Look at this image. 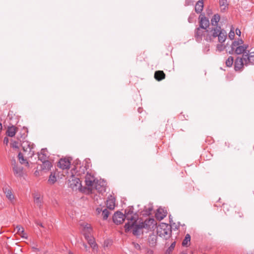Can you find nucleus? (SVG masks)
<instances>
[{
	"instance_id": "nucleus-40",
	"label": "nucleus",
	"mask_w": 254,
	"mask_h": 254,
	"mask_svg": "<svg viewBox=\"0 0 254 254\" xmlns=\"http://www.w3.org/2000/svg\"><path fill=\"white\" fill-rule=\"evenodd\" d=\"M229 38L231 40H233L235 37V32L234 30V28L232 26V27L231 28L230 31L229 33Z\"/></svg>"
},
{
	"instance_id": "nucleus-33",
	"label": "nucleus",
	"mask_w": 254,
	"mask_h": 254,
	"mask_svg": "<svg viewBox=\"0 0 254 254\" xmlns=\"http://www.w3.org/2000/svg\"><path fill=\"white\" fill-rule=\"evenodd\" d=\"M234 59L232 56H230L226 61V64L228 67H231L233 64Z\"/></svg>"
},
{
	"instance_id": "nucleus-56",
	"label": "nucleus",
	"mask_w": 254,
	"mask_h": 254,
	"mask_svg": "<svg viewBox=\"0 0 254 254\" xmlns=\"http://www.w3.org/2000/svg\"><path fill=\"white\" fill-rule=\"evenodd\" d=\"M190 20H191V19H190V17L189 18V21L190 22Z\"/></svg>"
},
{
	"instance_id": "nucleus-46",
	"label": "nucleus",
	"mask_w": 254,
	"mask_h": 254,
	"mask_svg": "<svg viewBox=\"0 0 254 254\" xmlns=\"http://www.w3.org/2000/svg\"><path fill=\"white\" fill-rule=\"evenodd\" d=\"M90 233H88L87 232H85L84 233V236L85 238V239L87 241L89 239L92 237V236L89 235Z\"/></svg>"
},
{
	"instance_id": "nucleus-11",
	"label": "nucleus",
	"mask_w": 254,
	"mask_h": 254,
	"mask_svg": "<svg viewBox=\"0 0 254 254\" xmlns=\"http://www.w3.org/2000/svg\"><path fill=\"white\" fill-rule=\"evenodd\" d=\"M70 164L71 162L69 159L64 158L60 159L58 166L63 170L68 169L70 168Z\"/></svg>"
},
{
	"instance_id": "nucleus-50",
	"label": "nucleus",
	"mask_w": 254,
	"mask_h": 254,
	"mask_svg": "<svg viewBox=\"0 0 254 254\" xmlns=\"http://www.w3.org/2000/svg\"><path fill=\"white\" fill-rule=\"evenodd\" d=\"M237 213L239 218H242L243 216V213L240 210H238V211L237 212Z\"/></svg>"
},
{
	"instance_id": "nucleus-10",
	"label": "nucleus",
	"mask_w": 254,
	"mask_h": 254,
	"mask_svg": "<svg viewBox=\"0 0 254 254\" xmlns=\"http://www.w3.org/2000/svg\"><path fill=\"white\" fill-rule=\"evenodd\" d=\"M125 220V215L120 211L116 212L113 216V221L116 224H122Z\"/></svg>"
},
{
	"instance_id": "nucleus-39",
	"label": "nucleus",
	"mask_w": 254,
	"mask_h": 254,
	"mask_svg": "<svg viewBox=\"0 0 254 254\" xmlns=\"http://www.w3.org/2000/svg\"><path fill=\"white\" fill-rule=\"evenodd\" d=\"M133 209L134 208L132 206H129L127 209L125 210V213L133 214Z\"/></svg>"
},
{
	"instance_id": "nucleus-6",
	"label": "nucleus",
	"mask_w": 254,
	"mask_h": 254,
	"mask_svg": "<svg viewBox=\"0 0 254 254\" xmlns=\"http://www.w3.org/2000/svg\"><path fill=\"white\" fill-rule=\"evenodd\" d=\"M98 191L100 193L103 194L106 191V182L103 180H97L94 184L93 188Z\"/></svg>"
},
{
	"instance_id": "nucleus-41",
	"label": "nucleus",
	"mask_w": 254,
	"mask_h": 254,
	"mask_svg": "<svg viewBox=\"0 0 254 254\" xmlns=\"http://www.w3.org/2000/svg\"><path fill=\"white\" fill-rule=\"evenodd\" d=\"M87 169L86 167H80L79 170L77 171V173H78L77 175H80L81 174V172H83V174L85 173V171Z\"/></svg>"
},
{
	"instance_id": "nucleus-53",
	"label": "nucleus",
	"mask_w": 254,
	"mask_h": 254,
	"mask_svg": "<svg viewBox=\"0 0 254 254\" xmlns=\"http://www.w3.org/2000/svg\"><path fill=\"white\" fill-rule=\"evenodd\" d=\"M9 140L7 137H5L3 139V143L7 144L8 143Z\"/></svg>"
},
{
	"instance_id": "nucleus-51",
	"label": "nucleus",
	"mask_w": 254,
	"mask_h": 254,
	"mask_svg": "<svg viewBox=\"0 0 254 254\" xmlns=\"http://www.w3.org/2000/svg\"><path fill=\"white\" fill-rule=\"evenodd\" d=\"M103 210L101 207H97L96 209V211L97 214H100Z\"/></svg>"
},
{
	"instance_id": "nucleus-38",
	"label": "nucleus",
	"mask_w": 254,
	"mask_h": 254,
	"mask_svg": "<svg viewBox=\"0 0 254 254\" xmlns=\"http://www.w3.org/2000/svg\"><path fill=\"white\" fill-rule=\"evenodd\" d=\"M175 246H176V242L174 241L171 244V246L167 250L166 253L168 254H170L173 251V250L174 249Z\"/></svg>"
},
{
	"instance_id": "nucleus-45",
	"label": "nucleus",
	"mask_w": 254,
	"mask_h": 254,
	"mask_svg": "<svg viewBox=\"0 0 254 254\" xmlns=\"http://www.w3.org/2000/svg\"><path fill=\"white\" fill-rule=\"evenodd\" d=\"M132 245L134 246V247L136 249H137L138 250H140L141 249V247H140V245L138 244L134 243V242H133L132 243Z\"/></svg>"
},
{
	"instance_id": "nucleus-42",
	"label": "nucleus",
	"mask_w": 254,
	"mask_h": 254,
	"mask_svg": "<svg viewBox=\"0 0 254 254\" xmlns=\"http://www.w3.org/2000/svg\"><path fill=\"white\" fill-rule=\"evenodd\" d=\"M84 230L87 232L88 233H90L92 231V228L90 225L87 224L84 227Z\"/></svg>"
},
{
	"instance_id": "nucleus-32",
	"label": "nucleus",
	"mask_w": 254,
	"mask_h": 254,
	"mask_svg": "<svg viewBox=\"0 0 254 254\" xmlns=\"http://www.w3.org/2000/svg\"><path fill=\"white\" fill-rule=\"evenodd\" d=\"M56 181H57V178H56L55 174L51 173V174L49 176L48 182L51 184H54Z\"/></svg>"
},
{
	"instance_id": "nucleus-47",
	"label": "nucleus",
	"mask_w": 254,
	"mask_h": 254,
	"mask_svg": "<svg viewBox=\"0 0 254 254\" xmlns=\"http://www.w3.org/2000/svg\"><path fill=\"white\" fill-rule=\"evenodd\" d=\"M223 209L224 211H229V205L227 204H223Z\"/></svg>"
},
{
	"instance_id": "nucleus-30",
	"label": "nucleus",
	"mask_w": 254,
	"mask_h": 254,
	"mask_svg": "<svg viewBox=\"0 0 254 254\" xmlns=\"http://www.w3.org/2000/svg\"><path fill=\"white\" fill-rule=\"evenodd\" d=\"M124 215H125V219H126L127 220L131 221L130 222L136 221V218L134 217L133 214L125 213Z\"/></svg>"
},
{
	"instance_id": "nucleus-21",
	"label": "nucleus",
	"mask_w": 254,
	"mask_h": 254,
	"mask_svg": "<svg viewBox=\"0 0 254 254\" xmlns=\"http://www.w3.org/2000/svg\"><path fill=\"white\" fill-rule=\"evenodd\" d=\"M15 229L18 233L22 238L27 239V235L24 232V229L21 225L16 226Z\"/></svg>"
},
{
	"instance_id": "nucleus-43",
	"label": "nucleus",
	"mask_w": 254,
	"mask_h": 254,
	"mask_svg": "<svg viewBox=\"0 0 254 254\" xmlns=\"http://www.w3.org/2000/svg\"><path fill=\"white\" fill-rule=\"evenodd\" d=\"M11 147L14 148H19L18 142L17 141H12L11 143Z\"/></svg>"
},
{
	"instance_id": "nucleus-9",
	"label": "nucleus",
	"mask_w": 254,
	"mask_h": 254,
	"mask_svg": "<svg viewBox=\"0 0 254 254\" xmlns=\"http://www.w3.org/2000/svg\"><path fill=\"white\" fill-rule=\"evenodd\" d=\"M21 146L24 152L25 153L28 152V155H30L31 157L33 155L34 152L32 151L33 147L32 145H31L30 142L27 141H23L21 143Z\"/></svg>"
},
{
	"instance_id": "nucleus-49",
	"label": "nucleus",
	"mask_w": 254,
	"mask_h": 254,
	"mask_svg": "<svg viewBox=\"0 0 254 254\" xmlns=\"http://www.w3.org/2000/svg\"><path fill=\"white\" fill-rule=\"evenodd\" d=\"M82 245L84 247V250L86 251H88V249H89V248L87 246V245L85 243H82Z\"/></svg>"
},
{
	"instance_id": "nucleus-4",
	"label": "nucleus",
	"mask_w": 254,
	"mask_h": 254,
	"mask_svg": "<svg viewBox=\"0 0 254 254\" xmlns=\"http://www.w3.org/2000/svg\"><path fill=\"white\" fill-rule=\"evenodd\" d=\"M125 232L127 233L130 230H132V234L135 236H139L142 234V229H143L140 223L137 224L136 221L126 223L125 225Z\"/></svg>"
},
{
	"instance_id": "nucleus-8",
	"label": "nucleus",
	"mask_w": 254,
	"mask_h": 254,
	"mask_svg": "<svg viewBox=\"0 0 254 254\" xmlns=\"http://www.w3.org/2000/svg\"><path fill=\"white\" fill-rule=\"evenodd\" d=\"M140 224L143 228L146 229L147 230H151L153 229L157 223L153 218H149L146 219L143 222H140Z\"/></svg>"
},
{
	"instance_id": "nucleus-18",
	"label": "nucleus",
	"mask_w": 254,
	"mask_h": 254,
	"mask_svg": "<svg viewBox=\"0 0 254 254\" xmlns=\"http://www.w3.org/2000/svg\"><path fill=\"white\" fill-rule=\"evenodd\" d=\"M204 7L203 0H199L195 4V11L197 13H201Z\"/></svg>"
},
{
	"instance_id": "nucleus-24",
	"label": "nucleus",
	"mask_w": 254,
	"mask_h": 254,
	"mask_svg": "<svg viewBox=\"0 0 254 254\" xmlns=\"http://www.w3.org/2000/svg\"><path fill=\"white\" fill-rule=\"evenodd\" d=\"M220 19V16L218 14H215L212 17L211 20V23L212 26H214V27L218 26V23Z\"/></svg>"
},
{
	"instance_id": "nucleus-25",
	"label": "nucleus",
	"mask_w": 254,
	"mask_h": 254,
	"mask_svg": "<svg viewBox=\"0 0 254 254\" xmlns=\"http://www.w3.org/2000/svg\"><path fill=\"white\" fill-rule=\"evenodd\" d=\"M42 162L43 164L41 166V168L43 170L48 171L52 167L51 162L48 160H46L45 161H42Z\"/></svg>"
},
{
	"instance_id": "nucleus-37",
	"label": "nucleus",
	"mask_w": 254,
	"mask_h": 254,
	"mask_svg": "<svg viewBox=\"0 0 254 254\" xmlns=\"http://www.w3.org/2000/svg\"><path fill=\"white\" fill-rule=\"evenodd\" d=\"M109 214H110V212L107 209L105 208V209H103V210L102 211V215L103 216V219L106 220L108 218Z\"/></svg>"
},
{
	"instance_id": "nucleus-2",
	"label": "nucleus",
	"mask_w": 254,
	"mask_h": 254,
	"mask_svg": "<svg viewBox=\"0 0 254 254\" xmlns=\"http://www.w3.org/2000/svg\"><path fill=\"white\" fill-rule=\"evenodd\" d=\"M205 41L208 42L213 41V40L218 37L219 43H224L227 38V33L225 30L222 29L220 26H216L211 28L210 33H206Z\"/></svg>"
},
{
	"instance_id": "nucleus-44",
	"label": "nucleus",
	"mask_w": 254,
	"mask_h": 254,
	"mask_svg": "<svg viewBox=\"0 0 254 254\" xmlns=\"http://www.w3.org/2000/svg\"><path fill=\"white\" fill-rule=\"evenodd\" d=\"M194 0H186L185 3L186 5H191L193 4Z\"/></svg>"
},
{
	"instance_id": "nucleus-35",
	"label": "nucleus",
	"mask_w": 254,
	"mask_h": 254,
	"mask_svg": "<svg viewBox=\"0 0 254 254\" xmlns=\"http://www.w3.org/2000/svg\"><path fill=\"white\" fill-rule=\"evenodd\" d=\"M153 210L152 206H149L148 207H145L143 211L145 212V214L147 215H149L151 214V212Z\"/></svg>"
},
{
	"instance_id": "nucleus-5",
	"label": "nucleus",
	"mask_w": 254,
	"mask_h": 254,
	"mask_svg": "<svg viewBox=\"0 0 254 254\" xmlns=\"http://www.w3.org/2000/svg\"><path fill=\"white\" fill-rule=\"evenodd\" d=\"M96 180L97 179L95 178L94 175H92L91 173L87 172L85 177V183L89 190H91L93 189L94 184Z\"/></svg>"
},
{
	"instance_id": "nucleus-36",
	"label": "nucleus",
	"mask_w": 254,
	"mask_h": 254,
	"mask_svg": "<svg viewBox=\"0 0 254 254\" xmlns=\"http://www.w3.org/2000/svg\"><path fill=\"white\" fill-rule=\"evenodd\" d=\"M228 46V43L227 44L226 46L223 45L221 43L220 44H217L216 46V48L217 50L219 51H223L225 48L226 49Z\"/></svg>"
},
{
	"instance_id": "nucleus-19",
	"label": "nucleus",
	"mask_w": 254,
	"mask_h": 254,
	"mask_svg": "<svg viewBox=\"0 0 254 254\" xmlns=\"http://www.w3.org/2000/svg\"><path fill=\"white\" fill-rule=\"evenodd\" d=\"M165 74L163 70H157L155 72L154 78L157 81H161L165 78Z\"/></svg>"
},
{
	"instance_id": "nucleus-17",
	"label": "nucleus",
	"mask_w": 254,
	"mask_h": 254,
	"mask_svg": "<svg viewBox=\"0 0 254 254\" xmlns=\"http://www.w3.org/2000/svg\"><path fill=\"white\" fill-rule=\"evenodd\" d=\"M3 192L5 193L6 197L10 200H11L13 199L14 196L12 192L11 189L9 188V186H5L3 188Z\"/></svg>"
},
{
	"instance_id": "nucleus-26",
	"label": "nucleus",
	"mask_w": 254,
	"mask_h": 254,
	"mask_svg": "<svg viewBox=\"0 0 254 254\" xmlns=\"http://www.w3.org/2000/svg\"><path fill=\"white\" fill-rule=\"evenodd\" d=\"M221 11H225L228 7V3L227 0H220L219 1Z\"/></svg>"
},
{
	"instance_id": "nucleus-27",
	"label": "nucleus",
	"mask_w": 254,
	"mask_h": 254,
	"mask_svg": "<svg viewBox=\"0 0 254 254\" xmlns=\"http://www.w3.org/2000/svg\"><path fill=\"white\" fill-rule=\"evenodd\" d=\"M190 234H187L186 235L185 239L183 240L182 242V246L184 247H188L190 246Z\"/></svg>"
},
{
	"instance_id": "nucleus-13",
	"label": "nucleus",
	"mask_w": 254,
	"mask_h": 254,
	"mask_svg": "<svg viewBox=\"0 0 254 254\" xmlns=\"http://www.w3.org/2000/svg\"><path fill=\"white\" fill-rule=\"evenodd\" d=\"M245 65V62L242 58L238 57L235 62L234 68L236 71H239L241 70L244 65Z\"/></svg>"
},
{
	"instance_id": "nucleus-29",
	"label": "nucleus",
	"mask_w": 254,
	"mask_h": 254,
	"mask_svg": "<svg viewBox=\"0 0 254 254\" xmlns=\"http://www.w3.org/2000/svg\"><path fill=\"white\" fill-rule=\"evenodd\" d=\"M87 242L89 245L90 246L91 248H93V250H95L96 248H97V244L95 243V239L93 237L87 240Z\"/></svg>"
},
{
	"instance_id": "nucleus-15",
	"label": "nucleus",
	"mask_w": 254,
	"mask_h": 254,
	"mask_svg": "<svg viewBox=\"0 0 254 254\" xmlns=\"http://www.w3.org/2000/svg\"><path fill=\"white\" fill-rule=\"evenodd\" d=\"M47 149L46 148L42 149L40 153H38V159L42 161H45L47 160L49 155L47 154Z\"/></svg>"
},
{
	"instance_id": "nucleus-48",
	"label": "nucleus",
	"mask_w": 254,
	"mask_h": 254,
	"mask_svg": "<svg viewBox=\"0 0 254 254\" xmlns=\"http://www.w3.org/2000/svg\"><path fill=\"white\" fill-rule=\"evenodd\" d=\"M11 165L12 166V167H14V166H18V165L17 164V162H16V160L15 159H13L11 160Z\"/></svg>"
},
{
	"instance_id": "nucleus-20",
	"label": "nucleus",
	"mask_w": 254,
	"mask_h": 254,
	"mask_svg": "<svg viewBox=\"0 0 254 254\" xmlns=\"http://www.w3.org/2000/svg\"><path fill=\"white\" fill-rule=\"evenodd\" d=\"M17 129V128L13 126L8 127L6 132V134L8 136L13 137L15 135Z\"/></svg>"
},
{
	"instance_id": "nucleus-3",
	"label": "nucleus",
	"mask_w": 254,
	"mask_h": 254,
	"mask_svg": "<svg viewBox=\"0 0 254 254\" xmlns=\"http://www.w3.org/2000/svg\"><path fill=\"white\" fill-rule=\"evenodd\" d=\"M157 233L159 237L167 240L172 235V227L168 224L162 223L157 227Z\"/></svg>"
},
{
	"instance_id": "nucleus-34",
	"label": "nucleus",
	"mask_w": 254,
	"mask_h": 254,
	"mask_svg": "<svg viewBox=\"0 0 254 254\" xmlns=\"http://www.w3.org/2000/svg\"><path fill=\"white\" fill-rule=\"evenodd\" d=\"M34 202L39 207L41 206L42 200L39 195H37L34 196Z\"/></svg>"
},
{
	"instance_id": "nucleus-1",
	"label": "nucleus",
	"mask_w": 254,
	"mask_h": 254,
	"mask_svg": "<svg viewBox=\"0 0 254 254\" xmlns=\"http://www.w3.org/2000/svg\"><path fill=\"white\" fill-rule=\"evenodd\" d=\"M199 27L195 29L194 31V38L197 42H201L203 38L205 40L206 33H210L211 29L207 28L209 27L210 23L209 19L206 18L204 13H201L199 16Z\"/></svg>"
},
{
	"instance_id": "nucleus-22",
	"label": "nucleus",
	"mask_w": 254,
	"mask_h": 254,
	"mask_svg": "<svg viewBox=\"0 0 254 254\" xmlns=\"http://www.w3.org/2000/svg\"><path fill=\"white\" fill-rule=\"evenodd\" d=\"M247 48V47L245 45H240L239 46L236 48V51L234 53L237 55L246 54Z\"/></svg>"
},
{
	"instance_id": "nucleus-54",
	"label": "nucleus",
	"mask_w": 254,
	"mask_h": 254,
	"mask_svg": "<svg viewBox=\"0 0 254 254\" xmlns=\"http://www.w3.org/2000/svg\"><path fill=\"white\" fill-rule=\"evenodd\" d=\"M36 224L37 225H39L40 226V227H44V226L43 225L42 223H41V222H36Z\"/></svg>"
},
{
	"instance_id": "nucleus-31",
	"label": "nucleus",
	"mask_w": 254,
	"mask_h": 254,
	"mask_svg": "<svg viewBox=\"0 0 254 254\" xmlns=\"http://www.w3.org/2000/svg\"><path fill=\"white\" fill-rule=\"evenodd\" d=\"M18 160L19 161V162L21 164H24L25 163L28 164V162L27 161L26 159H24V156L21 152H19L18 155Z\"/></svg>"
},
{
	"instance_id": "nucleus-12",
	"label": "nucleus",
	"mask_w": 254,
	"mask_h": 254,
	"mask_svg": "<svg viewBox=\"0 0 254 254\" xmlns=\"http://www.w3.org/2000/svg\"><path fill=\"white\" fill-rule=\"evenodd\" d=\"M243 44V41L240 39H238V41H234L232 42V43L230 45V50L226 49L228 51V52L230 54H233L236 51V48L239 46L240 45H242Z\"/></svg>"
},
{
	"instance_id": "nucleus-28",
	"label": "nucleus",
	"mask_w": 254,
	"mask_h": 254,
	"mask_svg": "<svg viewBox=\"0 0 254 254\" xmlns=\"http://www.w3.org/2000/svg\"><path fill=\"white\" fill-rule=\"evenodd\" d=\"M148 241L151 246H155L157 243V237L155 235L150 236Z\"/></svg>"
},
{
	"instance_id": "nucleus-57",
	"label": "nucleus",
	"mask_w": 254,
	"mask_h": 254,
	"mask_svg": "<svg viewBox=\"0 0 254 254\" xmlns=\"http://www.w3.org/2000/svg\"><path fill=\"white\" fill-rule=\"evenodd\" d=\"M190 20H191V19H190V17L189 18V21L190 22Z\"/></svg>"
},
{
	"instance_id": "nucleus-14",
	"label": "nucleus",
	"mask_w": 254,
	"mask_h": 254,
	"mask_svg": "<svg viewBox=\"0 0 254 254\" xmlns=\"http://www.w3.org/2000/svg\"><path fill=\"white\" fill-rule=\"evenodd\" d=\"M106 206L108 209L113 210L115 207V198L111 195L108 197L106 200Z\"/></svg>"
},
{
	"instance_id": "nucleus-58",
	"label": "nucleus",
	"mask_w": 254,
	"mask_h": 254,
	"mask_svg": "<svg viewBox=\"0 0 254 254\" xmlns=\"http://www.w3.org/2000/svg\"><path fill=\"white\" fill-rule=\"evenodd\" d=\"M187 254V253H186L183 252V253H182V254Z\"/></svg>"
},
{
	"instance_id": "nucleus-52",
	"label": "nucleus",
	"mask_w": 254,
	"mask_h": 254,
	"mask_svg": "<svg viewBox=\"0 0 254 254\" xmlns=\"http://www.w3.org/2000/svg\"><path fill=\"white\" fill-rule=\"evenodd\" d=\"M236 34L239 36H241V30L238 29V28H237L236 29Z\"/></svg>"
},
{
	"instance_id": "nucleus-7",
	"label": "nucleus",
	"mask_w": 254,
	"mask_h": 254,
	"mask_svg": "<svg viewBox=\"0 0 254 254\" xmlns=\"http://www.w3.org/2000/svg\"><path fill=\"white\" fill-rule=\"evenodd\" d=\"M243 59L245 62V65L249 64H254V51L252 49L248 51V53L243 54Z\"/></svg>"
},
{
	"instance_id": "nucleus-16",
	"label": "nucleus",
	"mask_w": 254,
	"mask_h": 254,
	"mask_svg": "<svg viewBox=\"0 0 254 254\" xmlns=\"http://www.w3.org/2000/svg\"><path fill=\"white\" fill-rule=\"evenodd\" d=\"M23 169L22 167L18 166H14L12 167L13 173L16 177H21L23 176Z\"/></svg>"
},
{
	"instance_id": "nucleus-23",
	"label": "nucleus",
	"mask_w": 254,
	"mask_h": 254,
	"mask_svg": "<svg viewBox=\"0 0 254 254\" xmlns=\"http://www.w3.org/2000/svg\"><path fill=\"white\" fill-rule=\"evenodd\" d=\"M166 211H164L162 209L159 208L158 209L157 213L156 214V217L158 220H161L166 216Z\"/></svg>"
},
{
	"instance_id": "nucleus-55",
	"label": "nucleus",
	"mask_w": 254,
	"mask_h": 254,
	"mask_svg": "<svg viewBox=\"0 0 254 254\" xmlns=\"http://www.w3.org/2000/svg\"><path fill=\"white\" fill-rule=\"evenodd\" d=\"M2 129V124L0 123V131H1Z\"/></svg>"
}]
</instances>
